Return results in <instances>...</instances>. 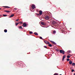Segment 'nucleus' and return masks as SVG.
<instances>
[{
	"label": "nucleus",
	"instance_id": "f257e3e1",
	"mask_svg": "<svg viewBox=\"0 0 75 75\" xmlns=\"http://www.w3.org/2000/svg\"><path fill=\"white\" fill-rule=\"evenodd\" d=\"M59 52L61 54H65V51H62V50H60L59 51Z\"/></svg>",
	"mask_w": 75,
	"mask_h": 75
},
{
	"label": "nucleus",
	"instance_id": "f03ea898",
	"mask_svg": "<svg viewBox=\"0 0 75 75\" xmlns=\"http://www.w3.org/2000/svg\"><path fill=\"white\" fill-rule=\"evenodd\" d=\"M45 20H48L49 19V16H45Z\"/></svg>",
	"mask_w": 75,
	"mask_h": 75
},
{
	"label": "nucleus",
	"instance_id": "7ed1b4c3",
	"mask_svg": "<svg viewBox=\"0 0 75 75\" xmlns=\"http://www.w3.org/2000/svg\"><path fill=\"white\" fill-rule=\"evenodd\" d=\"M44 42L46 44H50V42H48L47 41H44Z\"/></svg>",
	"mask_w": 75,
	"mask_h": 75
},
{
	"label": "nucleus",
	"instance_id": "20e7f679",
	"mask_svg": "<svg viewBox=\"0 0 75 75\" xmlns=\"http://www.w3.org/2000/svg\"><path fill=\"white\" fill-rule=\"evenodd\" d=\"M41 24L42 25H46V24L44 22H41Z\"/></svg>",
	"mask_w": 75,
	"mask_h": 75
},
{
	"label": "nucleus",
	"instance_id": "39448f33",
	"mask_svg": "<svg viewBox=\"0 0 75 75\" xmlns=\"http://www.w3.org/2000/svg\"><path fill=\"white\" fill-rule=\"evenodd\" d=\"M39 14L40 15H41L42 14V11L41 10H40L39 11Z\"/></svg>",
	"mask_w": 75,
	"mask_h": 75
},
{
	"label": "nucleus",
	"instance_id": "423d86ee",
	"mask_svg": "<svg viewBox=\"0 0 75 75\" xmlns=\"http://www.w3.org/2000/svg\"><path fill=\"white\" fill-rule=\"evenodd\" d=\"M23 26L24 27H25L27 26V24H26L25 23H24L23 24Z\"/></svg>",
	"mask_w": 75,
	"mask_h": 75
},
{
	"label": "nucleus",
	"instance_id": "0eeeda50",
	"mask_svg": "<svg viewBox=\"0 0 75 75\" xmlns=\"http://www.w3.org/2000/svg\"><path fill=\"white\" fill-rule=\"evenodd\" d=\"M32 8L33 9H34V8H35V5H32Z\"/></svg>",
	"mask_w": 75,
	"mask_h": 75
},
{
	"label": "nucleus",
	"instance_id": "6e6552de",
	"mask_svg": "<svg viewBox=\"0 0 75 75\" xmlns=\"http://www.w3.org/2000/svg\"><path fill=\"white\" fill-rule=\"evenodd\" d=\"M50 42H52V44H57L55 42L52 41V40H50Z\"/></svg>",
	"mask_w": 75,
	"mask_h": 75
},
{
	"label": "nucleus",
	"instance_id": "1a4fd4ad",
	"mask_svg": "<svg viewBox=\"0 0 75 75\" xmlns=\"http://www.w3.org/2000/svg\"><path fill=\"white\" fill-rule=\"evenodd\" d=\"M65 57H66V56L65 55H64L63 57V58L62 59V61H63L64 60V59H65Z\"/></svg>",
	"mask_w": 75,
	"mask_h": 75
},
{
	"label": "nucleus",
	"instance_id": "9d476101",
	"mask_svg": "<svg viewBox=\"0 0 75 75\" xmlns=\"http://www.w3.org/2000/svg\"><path fill=\"white\" fill-rule=\"evenodd\" d=\"M14 16V14H12L11 16H9V18H11V17H13Z\"/></svg>",
	"mask_w": 75,
	"mask_h": 75
},
{
	"label": "nucleus",
	"instance_id": "9b49d317",
	"mask_svg": "<svg viewBox=\"0 0 75 75\" xmlns=\"http://www.w3.org/2000/svg\"><path fill=\"white\" fill-rule=\"evenodd\" d=\"M69 64L70 65H71V64H72V61H69Z\"/></svg>",
	"mask_w": 75,
	"mask_h": 75
},
{
	"label": "nucleus",
	"instance_id": "f8f14e48",
	"mask_svg": "<svg viewBox=\"0 0 75 75\" xmlns=\"http://www.w3.org/2000/svg\"><path fill=\"white\" fill-rule=\"evenodd\" d=\"M34 34L36 35H38V33H37L36 32H35V33H34Z\"/></svg>",
	"mask_w": 75,
	"mask_h": 75
},
{
	"label": "nucleus",
	"instance_id": "ddd939ff",
	"mask_svg": "<svg viewBox=\"0 0 75 75\" xmlns=\"http://www.w3.org/2000/svg\"><path fill=\"white\" fill-rule=\"evenodd\" d=\"M49 44L48 46H49V47H52V45L50 44V43L49 44Z\"/></svg>",
	"mask_w": 75,
	"mask_h": 75
},
{
	"label": "nucleus",
	"instance_id": "4468645a",
	"mask_svg": "<svg viewBox=\"0 0 75 75\" xmlns=\"http://www.w3.org/2000/svg\"><path fill=\"white\" fill-rule=\"evenodd\" d=\"M18 28L20 29H23V28L21 26H19L18 27Z\"/></svg>",
	"mask_w": 75,
	"mask_h": 75
},
{
	"label": "nucleus",
	"instance_id": "2eb2a0df",
	"mask_svg": "<svg viewBox=\"0 0 75 75\" xmlns=\"http://www.w3.org/2000/svg\"><path fill=\"white\" fill-rule=\"evenodd\" d=\"M5 12H6V13H10V11H5Z\"/></svg>",
	"mask_w": 75,
	"mask_h": 75
},
{
	"label": "nucleus",
	"instance_id": "dca6fc26",
	"mask_svg": "<svg viewBox=\"0 0 75 75\" xmlns=\"http://www.w3.org/2000/svg\"><path fill=\"white\" fill-rule=\"evenodd\" d=\"M4 32H5V33H7V30L6 29L4 30Z\"/></svg>",
	"mask_w": 75,
	"mask_h": 75
},
{
	"label": "nucleus",
	"instance_id": "f3484780",
	"mask_svg": "<svg viewBox=\"0 0 75 75\" xmlns=\"http://www.w3.org/2000/svg\"><path fill=\"white\" fill-rule=\"evenodd\" d=\"M72 66H75V63H73L72 64Z\"/></svg>",
	"mask_w": 75,
	"mask_h": 75
},
{
	"label": "nucleus",
	"instance_id": "a211bd4d",
	"mask_svg": "<svg viewBox=\"0 0 75 75\" xmlns=\"http://www.w3.org/2000/svg\"><path fill=\"white\" fill-rule=\"evenodd\" d=\"M4 7H5L6 8H10V7H8V6H3Z\"/></svg>",
	"mask_w": 75,
	"mask_h": 75
},
{
	"label": "nucleus",
	"instance_id": "6ab92c4d",
	"mask_svg": "<svg viewBox=\"0 0 75 75\" xmlns=\"http://www.w3.org/2000/svg\"><path fill=\"white\" fill-rule=\"evenodd\" d=\"M59 75V74L57 73H55L54 74V75Z\"/></svg>",
	"mask_w": 75,
	"mask_h": 75
},
{
	"label": "nucleus",
	"instance_id": "aec40b11",
	"mask_svg": "<svg viewBox=\"0 0 75 75\" xmlns=\"http://www.w3.org/2000/svg\"><path fill=\"white\" fill-rule=\"evenodd\" d=\"M71 52V51H69L67 52V53L68 54H69V53H70Z\"/></svg>",
	"mask_w": 75,
	"mask_h": 75
},
{
	"label": "nucleus",
	"instance_id": "412c9836",
	"mask_svg": "<svg viewBox=\"0 0 75 75\" xmlns=\"http://www.w3.org/2000/svg\"><path fill=\"white\" fill-rule=\"evenodd\" d=\"M67 58H70V56H67Z\"/></svg>",
	"mask_w": 75,
	"mask_h": 75
},
{
	"label": "nucleus",
	"instance_id": "4be33fe9",
	"mask_svg": "<svg viewBox=\"0 0 75 75\" xmlns=\"http://www.w3.org/2000/svg\"><path fill=\"white\" fill-rule=\"evenodd\" d=\"M3 16L4 17H6V16H7V15H3Z\"/></svg>",
	"mask_w": 75,
	"mask_h": 75
},
{
	"label": "nucleus",
	"instance_id": "5701e85b",
	"mask_svg": "<svg viewBox=\"0 0 75 75\" xmlns=\"http://www.w3.org/2000/svg\"><path fill=\"white\" fill-rule=\"evenodd\" d=\"M53 33H54V34H55V33H56V31H55V30L54 31Z\"/></svg>",
	"mask_w": 75,
	"mask_h": 75
},
{
	"label": "nucleus",
	"instance_id": "b1692460",
	"mask_svg": "<svg viewBox=\"0 0 75 75\" xmlns=\"http://www.w3.org/2000/svg\"><path fill=\"white\" fill-rule=\"evenodd\" d=\"M30 34H33V33L32 31H30L29 33Z\"/></svg>",
	"mask_w": 75,
	"mask_h": 75
},
{
	"label": "nucleus",
	"instance_id": "393cba45",
	"mask_svg": "<svg viewBox=\"0 0 75 75\" xmlns=\"http://www.w3.org/2000/svg\"><path fill=\"white\" fill-rule=\"evenodd\" d=\"M69 59H67V61H69Z\"/></svg>",
	"mask_w": 75,
	"mask_h": 75
},
{
	"label": "nucleus",
	"instance_id": "a878e982",
	"mask_svg": "<svg viewBox=\"0 0 75 75\" xmlns=\"http://www.w3.org/2000/svg\"><path fill=\"white\" fill-rule=\"evenodd\" d=\"M74 71H75V70H74V69H72V70H71V72H74Z\"/></svg>",
	"mask_w": 75,
	"mask_h": 75
},
{
	"label": "nucleus",
	"instance_id": "bb28decb",
	"mask_svg": "<svg viewBox=\"0 0 75 75\" xmlns=\"http://www.w3.org/2000/svg\"><path fill=\"white\" fill-rule=\"evenodd\" d=\"M40 39H41V40H42L43 39H42V37H40Z\"/></svg>",
	"mask_w": 75,
	"mask_h": 75
},
{
	"label": "nucleus",
	"instance_id": "cd10ccee",
	"mask_svg": "<svg viewBox=\"0 0 75 75\" xmlns=\"http://www.w3.org/2000/svg\"><path fill=\"white\" fill-rule=\"evenodd\" d=\"M44 48H47V46H44Z\"/></svg>",
	"mask_w": 75,
	"mask_h": 75
},
{
	"label": "nucleus",
	"instance_id": "c85d7f7f",
	"mask_svg": "<svg viewBox=\"0 0 75 75\" xmlns=\"http://www.w3.org/2000/svg\"><path fill=\"white\" fill-rule=\"evenodd\" d=\"M15 24H16V25L17 26V25L18 24V23H15Z\"/></svg>",
	"mask_w": 75,
	"mask_h": 75
},
{
	"label": "nucleus",
	"instance_id": "c756f323",
	"mask_svg": "<svg viewBox=\"0 0 75 75\" xmlns=\"http://www.w3.org/2000/svg\"><path fill=\"white\" fill-rule=\"evenodd\" d=\"M55 23H56V22H53V24H55Z\"/></svg>",
	"mask_w": 75,
	"mask_h": 75
},
{
	"label": "nucleus",
	"instance_id": "7c9ffc66",
	"mask_svg": "<svg viewBox=\"0 0 75 75\" xmlns=\"http://www.w3.org/2000/svg\"><path fill=\"white\" fill-rule=\"evenodd\" d=\"M18 20H19V19H18L16 20V21H18Z\"/></svg>",
	"mask_w": 75,
	"mask_h": 75
},
{
	"label": "nucleus",
	"instance_id": "2f4dec72",
	"mask_svg": "<svg viewBox=\"0 0 75 75\" xmlns=\"http://www.w3.org/2000/svg\"><path fill=\"white\" fill-rule=\"evenodd\" d=\"M14 10H17V8H14Z\"/></svg>",
	"mask_w": 75,
	"mask_h": 75
},
{
	"label": "nucleus",
	"instance_id": "473e14b6",
	"mask_svg": "<svg viewBox=\"0 0 75 75\" xmlns=\"http://www.w3.org/2000/svg\"><path fill=\"white\" fill-rule=\"evenodd\" d=\"M22 23L23 22H20V24H22Z\"/></svg>",
	"mask_w": 75,
	"mask_h": 75
},
{
	"label": "nucleus",
	"instance_id": "72a5a7b5",
	"mask_svg": "<svg viewBox=\"0 0 75 75\" xmlns=\"http://www.w3.org/2000/svg\"><path fill=\"white\" fill-rule=\"evenodd\" d=\"M74 75H75V73L74 74Z\"/></svg>",
	"mask_w": 75,
	"mask_h": 75
},
{
	"label": "nucleus",
	"instance_id": "f704fd0d",
	"mask_svg": "<svg viewBox=\"0 0 75 75\" xmlns=\"http://www.w3.org/2000/svg\"><path fill=\"white\" fill-rule=\"evenodd\" d=\"M62 75V74H60V75Z\"/></svg>",
	"mask_w": 75,
	"mask_h": 75
},
{
	"label": "nucleus",
	"instance_id": "c9c22d12",
	"mask_svg": "<svg viewBox=\"0 0 75 75\" xmlns=\"http://www.w3.org/2000/svg\"><path fill=\"white\" fill-rule=\"evenodd\" d=\"M1 8H0V10H1Z\"/></svg>",
	"mask_w": 75,
	"mask_h": 75
},
{
	"label": "nucleus",
	"instance_id": "e433bc0d",
	"mask_svg": "<svg viewBox=\"0 0 75 75\" xmlns=\"http://www.w3.org/2000/svg\"><path fill=\"white\" fill-rule=\"evenodd\" d=\"M39 15H37L38 16Z\"/></svg>",
	"mask_w": 75,
	"mask_h": 75
}]
</instances>
